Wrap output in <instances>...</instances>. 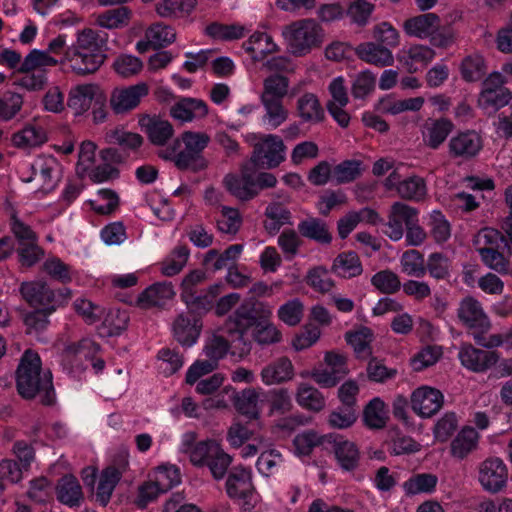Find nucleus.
Here are the masks:
<instances>
[{"label":"nucleus","mask_w":512,"mask_h":512,"mask_svg":"<svg viewBox=\"0 0 512 512\" xmlns=\"http://www.w3.org/2000/svg\"><path fill=\"white\" fill-rule=\"evenodd\" d=\"M272 307L255 297L246 299L231 314L222 326L223 333L231 338L234 348L239 349V355H248L251 351V341L246 333L251 328H256L272 317Z\"/></svg>","instance_id":"1"},{"label":"nucleus","mask_w":512,"mask_h":512,"mask_svg":"<svg viewBox=\"0 0 512 512\" xmlns=\"http://www.w3.org/2000/svg\"><path fill=\"white\" fill-rule=\"evenodd\" d=\"M16 388L19 395L27 400L37 395L43 405L55 402V391L50 370H42L41 359L36 352L26 350L16 370Z\"/></svg>","instance_id":"2"},{"label":"nucleus","mask_w":512,"mask_h":512,"mask_svg":"<svg viewBox=\"0 0 512 512\" xmlns=\"http://www.w3.org/2000/svg\"><path fill=\"white\" fill-rule=\"evenodd\" d=\"M210 141L206 132L187 130L175 138L170 146L159 150L157 155L163 160L172 161L181 171L197 173L208 167L203 151Z\"/></svg>","instance_id":"3"},{"label":"nucleus","mask_w":512,"mask_h":512,"mask_svg":"<svg viewBox=\"0 0 512 512\" xmlns=\"http://www.w3.org/2000/svg\"><path fill=\"white\" fill-rule=\"evenodd\" d=\"M106 39L92 30L84 29L78 33L76 42L65 51V57L59 63H68L78 75L95 73L106 59Z\"/></svg>","instance_id":"4"},{"label":"nucleus","mask_w":512,"mask_h":512,"mask_svg":"<svg viewBox=\"0 0 512 512\" xmlns=\"http://www.w3.org/2000/svg\"><path fill=\"white\" fill-rule=\"evenodd\" d=\"M288 50L297 57L309 54L322 46L325 40L323 27L312 18L296 20L285 26L282 32Z\"/></svg>","instance_id":"5"},{"label":"nucleus","mask_w":512,"mask_h":512,"mask_svg":"<svg viewBox=\"0 0 512 512\" xmlns=\"http://www.w3.org/2000/svg\"><path fill=\"white\" fill-rule=\"evenodd\" d=\"M59 61L42 50L33 49L24 58L18 72L24 76L19 79V85L29 91H39L47 84L46 67H54Z\"/></svg>","instance_id":"6"},{"label":"nucleus","mask_w":512,"mask_h":512,"mask_svg":"<svg viewBox=\"0 0 512 512\" xmlns=\"http://www.w3.org/2000/svg\"><path fill=\"white\" fill-rule=\"evenodd\" d=\"M285 150L283 140L269 134L254 145L250 163L255 169L276 168L285 160Z\"/></svg>","instance_id":"7"},{"label":"nucleus","mask_w":512,"mask_h":512,"mask_svg":"<svg viewBox=\"0 0 512 512\" xmlns=\"http://www.w3.org/2000/svg\"><path fill=\"white\" fill-rule=\"evenodd\" d=\"M226 491L230 498L242 502L244 510H251L255 506V488L250 470L243 467L232 468L226 481Z\"/></svg>","instance_id":"8"},{"label":"nucleus","mask_w":512,"mask_h":512,"mask_svg":"<svg viewBox=\"0 0 512 512\" xmlns=\"http://www.w3.org/2000/svg\"><path fill=\"white\" fill-rule=\"evenodd\" d=\"M19 292L30 307L47 309V312H55L59 307L56 291L42 280L22 282Z\"/></svg>","instance_id":"9"},{"label":"nucleus","mask_w":512,"mask_h":512,"mask_svg":"<svg viewBox=\"0 0 512 512\" xmlns=\"http://www.w3.org/2000/svg\"><path fill=\"white\" fill-rule=\"evenodd\" d=\"M194 459L197 461L195 466H207L216 480H220L225 476L232 462V457L215 440H209L206 447H201L200 450H197Z\"/></svg>","instance_id":"10"},{"label":"nucleus","mask_w":512,"mask_h":512,"mask_svg":"<svg viewBox=\"0 0 512 512\" xmlns=\"http://www.w3.org/2000/svg\"><path fill=\"white\" fill-rule=\"evenodd\" d=\"M478 479L486 491L497 493L506 486L507 467L500 458H488L479 465Z\"/></svg>","instance_id":"11"},{"label":"nucleus","mask_w":512,"mask_h":512,"mask_svg":"<svg viewBox=\"0 0 512 512\" xmlns=\"http://www.w3.org/2000/svg\"><path fill=\"white\" fill-rule=\"evenodd\" d=\"M147 95L148 86L145 83L115 88L110 96V107L115 114H126L135 109Z\"/></svg>","instance_id":"12"},{"label":"nucleus","mask_w":512,"mask_h":512,"mask_svg":"<svg viewBox=\"0 0 512 512\" xmlns=\"http://www.w3.org/2000/svg\"><path fill=\"white\" fill-rule=\"evenodd\" d=\"M444 402L443 394L435 388L422 386L411 395L412 410L422 418L435 415Z\"/></svg>","instance_id":"13"},{"label":"nucleus","mask_w":512,"mask_h":512,"mask_svg":"<svg viewBox=\"0 0 512 512\" xmlns=\"http://www.w3.org/2000/svg\"><path fill=\"white\" fill-rule=\"evenodd\" d=\"M138 124L150 143L155 146H165L174 135L172 124L157 115L141 114Z\"/></svg>","instance_id":"14"},{"label":"nucleus","mask_w":512,"mask_h":512,"mask_svg":"<svg viewBox=\"0 0 512 512\" xmlns=\"http://www.w3.org/2000/svg\"><path fill=\"white\" fill-rule=\"evenodd\" d=\"M418 217V210L403 202L397 201L392 204L388 214L387 229L385 234L392 240L397 241L403 237V224L407 227Z\"/></svg>","instance_id":"15"},{"label":"nucleus","mask_w":512,"mask_h":512,"mask_svg":"<svg viewBox=\"0 0 512 512\" xmlns=\"http://www.w3.org/2000/svg\"><path fill=\"white\" fill-rule=\"evenodd\" d=\"M458 357L464 367L477 373L487 371L500 358L499 354L495 351L478 349L471 344H463L459 350Z\"/></svg>","instance_id":"16"},{"label":"nucleus","mask_w":512,"mask_h":512,"mask_svg":"<svg viewBox=\"0 0 512 512\" xmlns=\"http://www.w3.org/2000/svg\"><path fill=\"white\" fill-rule=\"evenodd\" d=\"M176 470L159 471L155 482H146L139 487L137 505L145 507L150 501H153L159 493H165L178 483Z\"/></svg>","instance_id":"17"},{"label":"nucleus","mask_w":512,"mask_h":512,"mask_svg":"<svg viewBox=\"0 0 512 512\" xmlns=\"http://www.w3.org/2000/svg\"><path fill=\"white\" fill-rule=\"evenodd\" d=\"M448 147L451 157L467 160L479 153L482 140L474 131L462 132L450 139Z\"/></svg>","instance_id":"18"},{"label":"nucleus","mask_w":512,"mask_h":512,"mask_svg":"<svg viewBox=\"0 0 512 512\" xmlns=\"http://www.w3.org/2000/svg\"><path fill=\"white\" fill-rule=\"evenodd\" d=\"M202 324L190 312L179 314L173 322L175 339L183 346H192L200 335Z\"/></svg>","instance_id":"19"},{"label":"nucleus","mask_w":512,"mask_h":512,"mask_svg":"<svg viewBox=\"0 0 512 512\" xmlns=\"http://www.w3.org/2000/svg\"><path fill=\"white\" fill-rule=\"evenodd\" d=\"M223 183L231 195L241 201H248L257 196V191L253 188V172L248 166H243L241 176L227 174Z\"/></svg>","instance_id":"20"},{"label":"nucleus","mask_w":512,"mask_h":512,"mask_svg":"<svg viewBox=\"0 0 512 512\" xmlns=\"http://www.w3.org/2000/svg\"><path fill=\"white\" fill-rule=\"evenodd\" d=\"M294 375V366L286 356L273 360L264 366L260 372L261 380L267 386L286 383L292 380Z\"/></svg>","instance_id":"21"},{"label":"nucleus","mask_w":512,"mask_h":512,"mask_svg":"<svg viewBox=\"0 0 512 512\" xmlns=\"http://www.w3.org/2000/svg\"><path fill=\"white\" fill-rule=\"evenodd\" d=\"M295 110L296 115L303 123L318 124L325 120V110L314 93L302 94L296 100Z\"/></svg>","instance_id":"22"},{"label":"nucleus","mask_w":512,"mask_h":512,"mask_svg":"<svg viewBox=\"0 0 512 512\" xmlns=\"http://www.w3.org/2000/svg\"><path fill=\"white\" fill-rule=\"evenodd\" d=\"M175 291L171 282H157L146 288L137 298L140 308L162 307L173 299Z\"/></svg>","instance_id":"23"},{"label":"nucleus","mask_w":512,"mask_h":512,"mask_svg":"<svg viewBox=\"0 0 512 512\" xmlns=\"http://www.w3.org/2000/svg\"><path fill=\"white\" fill-rule=\"evenodd\" d=\"M208 114L207 104L197 98L183 97L170 107V115L182 122L202 119Z\"/></svg>","instance_id":"24"},{"label":"nucleus","mask_w":512,"mask_h":512,"mask_svg":"<svg viewBox=\"0 0 512 512\" xmlns=\"http://www.w3.org/2000/svg\"><path fill=\"white\" fill-rule=\"evenodd\" d=\"M440 17L436 13H423L407 19L403 29L409 36L419 39L429 38L440 26Z\"/></svg>","instance_id":"25"},{"label":"nucleus","mask_w":512,"mask_h":512,"mask_svg":"<svg viewBox=\"0 0 512 512\" xmlns=\"http://www.w3.org/2000/svg\"><path fill=\"white\" fill-rule=\"evenodd\" d=\"M57 167L58 162L53 156H39L31 164L32 176L28 181H38L41 184L40 189L48 193L55 187L53 173Z\"/></svg>","instance_id":"26"},{"label":"nucleus","mask_w":512,"mask_h":512,"mask_svg":"<svg viewBox=\"0 0 512 512\" xmlns=\"http://www.w3.org/2000/svg\"><path fill=\"white\" fill-rule=\"evenodd\" d=\"M354 52L362 61L378 67L391 66L394 63L391 50L375 42L361 43Z\"/></svg>","instance_id":"27"},{"label":"nucleus","mask_w":512,"mask_h":512,"mask_svg":"<svg viewBox=\"0 0 512 512\" xmlns=\"http://www.w3.org/2000/svg\"><path fill=\"white\" fill-rule=\"evenodd\" d=\"M505 234L494 228H484L479 231L476 243L479 248H494L499 249L504 243L508 249L509 254L512 255V221L507 219L502 225Z\"/></svg>","instance_id":"28"},{"label":"nucleus","mask_w":512,"mask_h":512,"mask_svg":"<svg viewBox=\"0 0 512 512\" xmlns=\"http://www.w3.org/2000/svg\"><path fill=\"white\" fill-rule=\"evenodd\" d=\"M459 319L471 328H489V321L480 303L472 297L463 299L457 310Z\"/></svg>","instance_id":"29"},{"label":"nucleus","mask_w":512,"mask_h":512,"mask_svg":"<svg viewBox=\"0 0 512 512\" xmlns=\"http://www.w3.org/2000/svg\"><path fill=\"white\" fill-rule=\"evenodd\" d=\"M297 228L301 236L317 243L328 245L332 241L327 223L320 218L308 217L302 220Z\"/></svg>","instance_id":"30"},{"label":"nucleus","mask_w":512,"mask_h":512,"mask_svg":"<svg viewBox=\"0 0 512 512\" xmlns=\"http://www.w3.org/2000/svg\"><path fill=\"white\" fill-rule=\"evenodd\" d=\"M260 392L255 388H245L234 394L233 404L236 410L250 420H257L260 415Z\"/></svg>","instance_id":"31"},{"label":"nucleus","mask_w":512,"mask_h":512,"mask_svg":"<svg viewBox=\"0 0 512 512\" xmlns=\"http://www.w3.org/2000/svg\"><path fill=\"white\" fill-rule=\"evenodd\" d=\"M479 434L472 427H464L451 442V454L458 459H464L476 450Z\"/></svg>","instance_id":"32"},{"label":"nucleus","mask_w":512,"mask_h":512,"mask_svg":"<svg viewBox=\"0 0 512 512\" xmlns=\"http://www.w3.org/2000/svg\"><path fill=\"white\" fill-rule=\"evenodd\" d=\"M334 453L340 467L346 471L357 468L360 459V452L355 443L343 440H334Z\"/></svg>","instance_id":"33"},{"label":"nucleus","mask_w":512,"mask_h":512,"mask_svg":"<svg viewBox=\"0 0 512 512\" xmlns=\"http://www.w3.org/2000/svg\"><path fill=\"white\" fill-rule=\"evenodd\" d=\"M426 133L424 134L427 145L432 149H437L452 132L454 125L446 119H429L426 124Z\"/></svg>","instance_id":"34"},{"label":"nucleus","mask_w":512,"mask_h":512,"mask_svg":"<svg viewBox=\"0 0 512 512\" xmlns=\"http://www.w3.org/2000/svg\"><path fill=\"white\" fill-rule=\"evenodd\" d=\"M242 251V244H233L225 249L223 253H219L216 249H211L205 255L204 264L211 266L214 271L224 268L229 269Z\"/></svg>","instance_id":"35"},{"label":"nucleus","mask_w":512,"mask_h":512,"mask_svg":"<svg viewBox=\"0 0 512 512\" xmlns=\"http://www.w3.org/2000/svg\"><path fill=\"white\" fill-rule=\"evenodd\" d=\"M295 399L299 406L309 411L319 412L325 407V398L322 393L306 383L298 385Z\"/></svg>","instance_id":"36"},{"label":"nucleus","mask_w":512,"mask_h":512,"mask_svg":"<svg viewBox=\"0 0 512 512\" xmlns=\"http://www.w3.org/2000/svg\"><path fill=\"white\" fill-rule=\"evenodd\" d=\"M332 271L343 278H352L359 276L363 268L357 253L348 251L340 253L335 258Z\"/></svg>","instance_id":"37"},{"label":"nucleus","mask_w":512,"mask_h":512,"mask_svg":"<svg viewBox=\"0 0 512 512\" xmlns=\"http://www.w3.org/2000/svg\"><path fill=\"white\" fill-rule=\"evenodd\" d=\"M396 192L404 200L420 202L427 195L426 182L424 178L418 175H411L402 180Z\"/></svg>","instance_id":"38"},{"label":"nucleus","mask_w":512,"mask_h":512,"mask_svg":"<svg viewBox=\"0 0 512 512\" xmlns=\"http://www.w3.org/2000/svg\"><path fill=\"white\" fill-rule=\"evenodd\" d=\"M57 498L69 506H77L83 498L81 486L73 475L63 476L57 485Z\"/></svg>","instance_id":"39"},{"label":"nucleus","mask_w":512,"mask_h":512,"mask_svg":"<svg viewBox=\"0 0 512 512\" xmlns=\"http://www.w3.org/2000/svg\"><path fill=\"white\" fill-rule=\"evenodd\" d=\"M459 69L462 79L466 82H477L487 73L485 59L477 53L464 57Z\"/></svg>","instance_id":"40"},{"label":"nucleus","mask_w":512,"mask_h":512,"mask_svg":"<svg viewBox=\"0 0 512 512\" xmlns=\"http://www.w3.org/2000/svg\"><path fill=\"white\" fill-rule=\"evenodd\" d=\"M289 83L288 77L273 73L264 79L260 99L283 100L288 94Z\"/></svg>","instance_id":"41"},{"label":"nucleus","mask_w":512,"mask_h":512,"mask_svg":"<svg viewBox=\"0 0 512 512\" xmlns=\"http://www.w3.org/2000/svg\"><path fill=\"white\" fill-rule=\"evenodd\" d=\"M482 262L491 270L501 275H512V264L499 249L477 248Z\"/></svg>","instance_id":"42"},{"label":"nucleus","mask_w":512,"mask_h":512,"mask_svg":"<svg viewBox=\"0 0 512 512\" xmlns=\"http://www.w3.org/2000/svg\"><path fill=\"white\" fill-rule=\"evenodd\" d=\"M96 86L92 84L78 85L70 91L68 106L77 114L87 111L92 103Z\"/></svg>","instance_id":"43"},{"label":"nucleus","mask_w":512,"mask_h":512,"mask_svg":"<svg viewBox=\"0 0 512 512\" xmlns=\"http://www.w3.org/2000/svg\"><path fill=\"white\" fill-rule=\"evenodd\" d=\"M373 339L372 331L363 327L355 332L346 333V340L350 344L358 358H368L372 354L371 342Z\"/></svg>","instance_id":"44"},{"label":"nucleus","mask_w":512,"mask_h":512,"mask_svg":"<svg viewBox=\"0 0 512 512\" xmlns=\"http://www.w3.org/2000/svg\"><path fill=\"white\" fill-rule=\"evenodd\" d=\"M106 140L111 144H117L133 152L137 151L144 142V138L140 134L125 131L120 128L108 131L106 133Z\"/></svg>","instance_id":"45"},{"label":"nucleus","mask_w":512,"mask_h":512,"mask_svg":"<svg viewBox=\"0 0 512 512\" xmlns=\"http://www.w3.org/2000/svg\"><path fill=\"white\" fill-rule=\"evenodd\" d=\"M131 11L125 6L107 10L97 17V23L107 29H118L128 25Z\"/></svg>","instance_id":"46"},{"label":"nucleus","mask_w":512,"mask_h":512,"mask_svg":"<svg viewBox=\"0 0 512 512\" xmlns=\"http://www.w3.org/2000/svg\"><path fill=\"white\" fill-rule=\"evenodd\" d=\"M437 482L438 478L436 475L431 473H420L405 481L403 488L407 494L411 495L431 493L435 490Z\"/></svg>","instance_id":"47"},{"label":"nucleus","mask_w":512,"mask_h":512,"mask_svg":"<svg viewBox=\"0 0 512 512\" xmlns=\"http://www.w3.org/2000/svg\"><path fill=\"white\" fill-rule=\"evenodd\" d=\"M265 114L263 116L272 128L279 127L288 118V109L284 106L283 100L274 99H260Z\"/></svg>","instance_id":"48"},{"label":"nucleus","mask_w":512,"mask_h":512,"mask_svg":"<svg viewBox=\"0 0 512 512\" xmlns=\"http://www.w3.org/2000/svg\"><path fill=\"white\" fill-rule=\"evenodd\" d=\"M511 100V93L508 89H482L478 104L483 109L499 110L506 106Z\"/></svg>","instance_id":"49"},{"label":"nucleus","mask_w":512,"mask_h":512,"mask_svg":"<svg viewBox=\"0 0 512 512\" xmlns=\"http://www.w3.org/2000/svg\"><path fill=\"white\" fill-rule=\"evenodd\" d=\"M242 217L236 208L222 206L216 219L217 228L222 233L235 235L242 226Z\"/></svg>","instance_id":"50"},{"label":"nucleus","mask_w":512,"mask_h":512,"mask_svg":"<svg viewBox=\"0 0 512 512\" xmlns=\"http://www.w3.org/2000/svg\"><path fill=\"white\" fill-rule=\"evenodd\" d=\"M365 424L372 429H381L386 424L385 404L380 398L372 399L363 412Z\"/></svg>","instance_id":"51"},{"label":"nucleus","mask_w":512,"mask_h":512,"mask_svg":"<svg viewBox=\"0 0 512 512\" xmlns=\"http://www.w3.org/2000/svg\"><path fill=\"white\" fill-rule=\"evenodd\" d=\"M244 47L248 53H258L261 56L274 53L278 50L272 37L265 32L253 33L249 40L244 43Z\"/></svg>","instance_id":"52"},{"label":"nucleus","mask_w":512,"mask_h":512,"mask_svg":"<svg viewBox=\"0 0 512 512\" xmlns=\"http://www.w3.org/2000/svg\"><path fill=\"white\" fill-rule=\"evenodd\" d=\"M402 271L408 276L421 278L426 274L423 255L417 250H408L401 257Z\"/></svg>","instance_id":"53"},{"label":"nucleus","mask_w":512,"mask_h":512,"mask_svg":"<svg viewBox=\"0 0 512 512\" xmlns=\"http://www.w3.org/2000/svg\"><path fill=\"white\" fill-rule=\"evenodd\" d=\"M46 141V133L41 127L27 125L13 136L17 147H35Z\"/></svg>","instance_id":"54"},{"label":"nucleus","mask_w":512,"mask_h":512,"mask_svg":"<svg viewBox=\"0 0 512 512\" xmlns=\"http://www.w3.org/2000/svg\"><path fill=\"white\" fill-rule=\"evenodd\" d=\"M189 255L190 252L186 246H177L171 253L170 258L162 263V274L168 277L178 274L186 265Z\"/></svg>","instance_id":"55"},{"label":"nucleus","mask_w":512,"mask_h":512,"mask_svg":"<svg viewBox=\"0 0 512 512\" xmlns=\"http://www.w3.org/2000/svg\"><path fill=\"white\" fill-rule=\"evenodd\" d=\"M205 31L211 38L224 41L236 40L244 36V27L236 24L225 25L214 22L208 25Z\"/></svg>","instance_id":"56"},{"label":"nucleus","mask_w":512,"mask_h":512,"mask_svg":"<svg viewBox=\"0 0 512 512\" xmlns=\"http://www.w3.org/2000/svg\"><path fill=\"white\" fill-rule=\"evenodd\" d=\"M92 209L101 215H109L119 206V197L111 189H101L98 191L97 198L90 201Z\"/></svg>","instance_id":"57"},{"label":"nucleus","mask_w":512,"mask_h":512,"mask_svg":"<svg viewBox=\"0 0 512 512\" xmlns=\"http://www.w3.org/2000/svg\"><path fill=\"white\" fill-rule=\"evenodd\" d=\"M372 285L384 294H393L400 290L401 282L396 273L391 270H382L371 278Z\"/></svg>","instance_id":"58"},{"label":"nucleus","mask_w":512,"mask_h":512,"mask_svg":"<svg viewBox=\"0 0 512 512\" xmlns=\"http://www.w3.org/2000/svg\"><path fill=\"white\" fill-rule=\"evenodd\" d=\"M176 34L174 30L161 23H155L145 32V38L149 39L153 48L165 47L175 40Z\"/></svg>","instance_id":"59"},{"label":"nucleus","mask_w":512,"mask_h":512,"mask_svg":"<svg viewBox=\"0 0 512 512\" xmlns=\"http://www.w3.org/2000/svg\"><path fill=\"white\" fill-rule=\"evenodd\" d=\"M277 315L288 326H296L304 315L303 303L299 299H292L280 306Z\"/></svg>","instance_id":"60"},{"label":"nucleus","mask_w":512,"mask_h":512,"mask_svg":"<svg viewBox=\"0 0 512 512\" xmlns=\"http://www.w3.org/2000/svg\"><path fill=\"white\" fill-rule=\"evenodd\" d=\"M44 271L53 279L62 284H67L72 281V272L69 265L65 264L59 258L47 259L43 264Z\"/></svg>","instance_id":"61"},{"label":"nucleus","mask_w":512,"mask_h":512,"mask_svg":"<svg viewBox=\"0 0 512 512\" xmlns=\"http://www.w3.org/2000/svg\"><path fill=\"white\" fill-rule=\"evenodd\" d=\"M426 272L428 271L430 276L435 279H445L449 277L450 273V262L447 256L442 253H432L427 259L425 264Z\"/></svg>","instance_id":"62"},{"label":"nucleus","mask_w":512,"mask_h":512,"mask_svg":"<svg viewBox=\"0 0 512 512\" xmlns=\"http://www.w3.org/2000/svg\"><path fill=\"white\" fill-rule=\"evenodd\" d=\"M252 337L260 345H270L280 342L282 334L280 330L268 320L253 329Z\"/></svg>","instance_id":"63"},{"label":"nucleus","mask_w":512,"mask_h":512,"mask_svg":"<svg viewBox=\"0 0 512 512\" xmlns=\"http://www.w3.org/2000/svg\"><path fill=\"white\" fill-rule=\"evenodd\" d=\"M357 410V408H348L341 405L330 413L328 423L331 427L337 429L349 428L357 419Z\"/></svg>","instance_id":"64"}]
</instances>
